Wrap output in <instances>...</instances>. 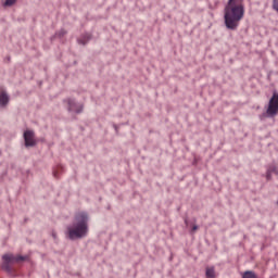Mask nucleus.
Returning <instances> with one entry per match:
<instances>
[{
    "instance_id": "nucleus-1",
    "label": "nucleus",
    "mask_w": 278,
    "mask_h": 278,
    "mask_svg": "<svg viewBox=\"0 0 278 278\" xmlns=\"http://www.w3.org/2000/svg\"><path fill=\"white\" fill-rule=\"evenodd\" d=\"M244 18V0H228L224 9V21L227 29L236 31Z\"/></svg>"
},
{
    "instance_id": "nucleus-13",
    "label": "nucleus",
    "mask_w": 278,
    "mask_h": 278,
    "mask_svg": "<svg viewBox=\"0 0 278 278\" xmlns=\"http://www.w3.org/2000/svg\"><path fill=\"white\" fill-rule=\"evenodd\" d=\"M62 168H63L62 165H59L56 169L53 170V176L58 177L59 173H62Z\"/></svg>"
},
{
    "instance_id": "nucleus-6",
    "label": "nucleus",
    "mask_w": 278,
    "mask_h": 278,
    "mask_svg": "<svg viewBox=\"0 0 278 278\" xmlns=\"http://www.w3.org/2000/svg\"><path fill=\"white\" fill-rule=\"evenodd\" d=\"M25 147H36V138L33 130L24 132Z\"/></svg>"
},
{
    "instance_id": "nucleus-9",
    "label": "nucleus",
    "mask_w": 278,
    "mask_h": 278,
    "mask_svg": "<svg viewBox=\"0 0 278 278\" xmlns=\"http://www.w3.org/2000/svg\"><path fill=\"white\" fill-rule=\"evenodd\" d=\"M273 173L275 175H278V168L277 167H270V168L267 169V176L266 177H267L268 180L270 179Z\"/></svg>"
},
{
    "instance_id": "nucleus-5",
    "label": "nucleus",
    "mask_w": 278,
    "mask_h": 278,
    "mask_svg": "<svg viewBox=\"0 0 278 278\" xmlns=\"http://www.w3.org/2000/svg\"><path fill=\"white\" fill-rule=\"evenodd\" d=\"M66 103L68 105V112H75L76 114H79L84 110V105L77 104L73 99H67Z\"/></svg>"
},
{
    "instance_id": "nucleus-7",
    "label": "nucleus",
    "mask_w": 278,
    "mask_h": 278,
    "mask_svg": "<svg viewBox=\"0 0 278 278\" xmlns=\"http://www.w3.org/2000/svg\"><path fill=\"white\" fill-rule=\"evenodd\" d=\"M9 101L10 97L5 92V89H3V87H0V105H5L7 103H9Z\"/></svg>"
},
{
    "instance_id": "nucleus-2",
    "label": "nucleus",
    "mask_w": 278,
    "mask_h": 278,
    "mask_svg": "<svg viewBox=\"0 0 278 278\" xmlns=\"http://www.w3.org/2000/svg\"><path fill=\"white\" fill-rule=\"evenodd\" d=\"M67 236L70 240L88 236V214L85 212L76 214L74 223L67 227Z\"/></svg>"
},
{
    "instance_id": "nucleus-14",
    "label": "nucleus",
    "mask_w": 278,
    "mask_h": 278,
    "mask_svg": "<svg viewBox=\"0 0 278 278\" xmlns=\"http://www.w3.org/2000/svg\"><path fill=\"white\" fill-rule=\"evenodd\" d=\"M273 10L278 12V0H273Z\"/></svg>"
},
{
    "instance_id": "nucleus-10",
    "label": "nucleus",
    "mask_w": 278,
    "mask_h": 278,
    "mask_svg": "<svg viewBox=\"0 0 278 278\" xmlns=\"http://www.w3.org/2000/svg\"><path fill=\"white\" fill-rule=\"evenodd\" d=\"M206 277L207 278H215L216 273L214 271V267H207L206 268Z\"/></svg>"
},
{
    "instance_id": "nucleus-16",
    "label": "nucleus",
    "mask_w": 278,
    "mask_h": 278,
    "mask_svg": "<svg viewBox=\"0 0 278 278\" xmlns=\"http://www.w3.org/2000/svg\"><path fill=\"white\" fill-rule=\"evenodd\" d=\"M64 34H66V31L62 30V31H61V36H64Z\"/></svg>"
},
{
    "instance_id": "nucleus-11",
    "label": "nucleus",
    "mask_w": 278,
    "mask_h": 278,
    "mask_svg": "<svg viewBox=\"0 0 278 278\" xmlns=\"http://www.w3.org/2000/svg\"><path fill=\"white\" fill-rule=\"evenodd\" d=\"M242 278H257V275H255L253 271H245Z\"/></svg>"
},
{
    "instance_id": "nucleus-4",
    "label": "nucleus",
    "mask_w": 278,
    "mask_h": 278,
    "mask_svg": "<svg viewBox=\"0 0 278 278\" xmlns=\"http://www.w3.org/2000/svg\"><path fill=\"white\" fill-rule=\"evenodd\" d=\"M267 115L277 116L278 114V93H274L268 102Z\"/></svg>"
},
{
    "instance_id": "nucleus-8",
    "label": "nucleus",
    "mask_w": 278,
    "mask_h": 278,
    "mask_svg": "<svg viewBox=\"0 0 278 278\" xmlns=\"http://www.w3.org/2000/svg\"><path fill=\"white\" fill-rule=\"evenodd\" d=\"M90 38H91L90 34H86L78 39V42L79 45H86L88 40H90Z\"/></svg>"
},
{
    "instance_id": "nucleus-3",
    "label": "nucleus",
    "mask_w": 278,
    "mask_h": 278,
    "mask_svg": "<svg viewBox=\"0 0 278 278\" xmlns=\"http://www.w3.org/2000/svg\"><path fill=\"white\" fill-rule=\"evenodd\" d=\"M3 263H2V270H5V273H12V266L11 264H21V262H25L27 260V256H21L16 255L14 256L13 254H4L2 256Z\"/></svg>"
},
{
    "instance_id": "nucleus-12",
    "label": "nucleus",
    "mask_w": 278,
    "mask_h": 278,
    "mask_svg": "<svg viewBox=\"0 0 278 278\" xmlns=\"http://www.w3.org/2000/svg\"><path fill=\"white\" fill-rule=\"evenodd\" d=\"M14 3H16V0H5V2L3 3V7L10 8V7L14 5Z\"/></svg>"
},
{
    "instance_id": "nucleus-15",
    "label": "nucleus",
    "mask_w": 278,
    "mask_h": 278,
    "mask_svg": "<svg viewBox=\"0 0 278 278\" xmlns=\"http://www.w3.org/2000/svg\"><path fill=\"white\" fill-rule=\"evenodd\" d=\"M198 230H199V226L193 225V227L191 229V233H194V231H198Z\"/></svg>"
}]
</instances>
